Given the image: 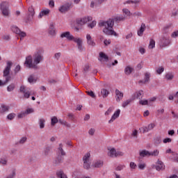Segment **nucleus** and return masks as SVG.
<instances>
[{"mask_svg":"<svg viewBox=\"0 0 178 178\" xmlns=\"http://www.w3.org/2000/svg\"><path fill=\"white\" fill-rule=\"evenodd\" d=\"M124 16L118 15L114 18H110L107 21H102L99 22V27H102V31L106 35H114L118 37V33L113 30V26L115 23H120V22L124 21Z\"/></svg>","mask_w":178,"mask_h":178,"instance_id":"nucleus-1","label":"nucleus"},{"mask_svg":"<svg viewBox=\"0 0 178 178\" xmlns=\"http://www.w3.org/2000/svg\"><path fill=\"white\" fill-rule=\"evenodd\" d=\"M42 60H44V56L41 54V52L36 51L33 56L29 55L26 57L24 65L27 69L37 70L38 69V65H40Z\"/></svg>","mask_w":178,"mask_h":178,"instance_id":"nucleus-2","label":"nucleus"},{"mask_svg":"<svg viewBox=\"0 0 178 178\" xmlns=\"http://www.w3.org/2000/svg\"><path fill=\"white\" fill-rule=\"evenodd\" d=\"M12 67V62L8 61L7 62V65L6 68L3 70V77L5 78V81H3L2 80H0V87H2L3 86H6L10 81V79H12V76H10V68Z\"/></svg>","mask_w":178,"mask_h":178,"instance_id":"nucleus-3","label":"nucleus"},{"mask_svg":"<svg viewBox=\"0 0 178 178\" xmlns=\"http://www.w3.org/2000/svg\"><path fill=\"white\" fill-rule=\"evenodd\" d=\"M19 92H21V94H23V97L26 99H29V98H30V95H32L31 89H30V88L24 86V85L20 86Z\"/></svg>","mask_w":178,"mask_h":178,"instance_id":"nucleus-4","label":"nucleus"},{"mask_svg":"<svg viewBox=\"0 0 178 178\" xmlns=\"http://www.w3.org/2000/svg\"><path fill=\"white\" fill-rule=\"evenodd\" d=\"M0 9L3 16H9V9L8 8V2L3 1L0 3Z\"/></svg>","mask_w":178,"mask_h":178,"instance_id":"nucleus-5","label":"nucleus"},{"mask_svg":"<svg viewBox=\"0 0 178 178\" xmlns=\"http://www.w3.org/2000/svg\"><path fill=\"white\" fill-rule=\"evenodd\" d=\"M28 15L26 17L27 22H33V19H34V15H35V12L34 11V8H33V6H31L28 8Z\"/></svg>","mask_w":178,"mask_h":178,"instance_id":"nucleus-6","label":"nucleus"},{"mask_svg":"<svg viewBox=\"0 0 178 178\" xmlns=\"http://www.w3.org/2000/svg\"><path fill=\"white\" fill-rule=\"evenodd\" d=\"M11 30L13 33H15V34H18V35H19V37H22V38H24V37H26V33L20 31L19 27H17V26L13 25L11 26Z\"/></svg>","mask_w":178,"mask_h":178,"instance_id":"nucleus-7","label":"nucleus"},{"mask_svg":"<svg viewBox=\"0 0 178 178\" xmlns=\"http://www.w3.org/2000/svg\"><path fill=\"white\" fill-rule=\"evenodd\" d=\"M72 6V3H66L62 6H60L58 8L59 12L60 13H66L68 10H70V7Z\"/></svg>","mask_w":178,"mask_h":178,"instance_id":"nucleus-8","label":"nucleus"},{"mask_svg":"<svg viewBox=\"0 0 178 178\" xmlns=\"http://www.w3.org/2000/svg\"><path fill=\"white\" fill-rule=\"evenodd\" d=\"M92 20V17L88 16L82 17L78 20H76V22L78 24H80L81 26H83L86 24V23H88V22H91Z\"/></svg>","mask_w":178,"mask_h":178,"instance_id":"nucleus-9","label":"nucleus"},{"mask_svg":"<svg viewBox=\"0 0 178 178\" xmlns=\"http://www.w3.org/2000/svg\"><path fill=\"white\" fill-rule=\"evenodd\" d=\"M60 38H67L68 41H74L76 40V38L73 36L69 31L63 32L60 34Z\"/></svg>","mask_w":178,"mask_h":178,"instance_id":"nucleus-10","label":"nucleus"},{"mask_svg":"<svg viewBox=\"0 0 178 178\" xmlns=\"http://www.w3.org/2000/svg\"><path fill=\"white\" fill-rule=\"evenodd\" d=\"M160 44L161 47H168V45L170 44V40L169 39V36H162Z\"/></svg>","mask_w":178,"mask_h":178,"instance_id":"nucleus-11","label":"nucleus"},{"mask_svg":"<svg viewBox=\"0 0 178 178\" xmlns=\"http://www.w3.org/2000/svg\"><path fill=\"white\" fill-rule=\"evenodd\" d=\"M156 170H165V164L161 160H158L154 165Z\"/></svg>","mask_w":178,"mask_h":178,"instance_id":"nucleus-12","label":"nucleus"},{"mask_svg":"<svg viewBox=\"0 0 178 178\" xmlns=\"http://www.w3.org/2000/svg\"><path fill=\"white\" fill-rule=\"evenodd\" d=\"M155 127V124L152 123L148 124L147 127H143L140 128V130L143 131V133H148V131H151Z\"/></svg>","mask_w":178,"mask_h":178,"instance_id":"nucleus-13","label":"nucleus"},{"mask_svg":"<svg viewBox=\"0 0 178 178\" xmlns=\"http://www.w3.org/2000/svg\"><path fill=\"white\" fill-rule=\"evenodd\" d=\"M74 42H76L79 50L81 52L83 51V49H84V48H83V40H81V38H76L74 40Z\"/></svg>","mask_w":178,"mask_h":178,"instance_id":"nucleus-14","label":"nucleus"},{"mask_svg":"<svg viewBox=\"0 0 178 178\" xmlns=\"http://www.w3.org/2000/svg\"><path fill=\"white\" fill-rule=\"evenodd\" d=\"M48 33L51 37H55V35H56V31L55 29V25H54V24H50L48 29Z\"/></svg>","mask_w":178,"mask_h":178,"instance_id":"nucleus-15","label":"nucleus"},{"mask_svg":"<svg viewBox=\"0 0 178 178\" xmlns=\"http://www.w3.org/2000/svg\"><path fill=\"white\" fill-rule=\"evenodd\" d=\"M120 115V109H118L112 115L111 118L110 120H108V123H113V122H115V120H116V119H118V118H119V116Z\"/></svg>","mask_w":178,"mask_h":178,"instance_id":"nucleus-16","label":"nucleus"},{"mask_svg":"<svg viewBox=\"0 0 178 178\" xmlns=\"http://www.w3.org/2000/svg\"><path fill=\"white\" fill-rule=\"evenodd\" d=\"M115 99L117 102H120L123 99V92H120L118 89L115 90Z\"/></svg>","mask_w":178,"mask_h":178,"instance_id":"nucleus-17","label":"nucleus"},{"mask_svg":"<svg viewBox=\"0 0 178 178\" xmlns=\"http://www.w3.org/2000/svg\"><path fill=\"white\" fill-rule=\"evenodd\" d=\"M138 3H140V1L139 0H127L125 2H124V5H134V8H137V5H138Z\"/></svg>","mask_w":178,"mask_h":178,"instance_id":"nucleus-18","label":"nucleus"},{"mask_svg":"<svg viewBox=\"0 0 178 178\" xmlns=\"http://www.w3.org/2000/svg\"><path fill=\"white\" fill-rule=\"evenodd\" d=\"M151 77V74L149 72H146L145 74L144 81H139V83H143V84H147V83H149V79Z\"/></svg>","mask_w":178,"mask_h":178,"instance_id":"nucleus-19","label":"nucleus"},{"mask_svg":"<svg viewBox=\"0 0 178 178\" xmlns=\"http://www.w3.org/2000/svg\"><path fill=\"white\" fill-rule=\"evenodd\" d=\"M142 95H144V92H143V90H139L135 92L132 96L133 101H134V99H140V97H142Z\"/></svg>","mask_w":178,"mask_h":178,"instance_id":"nucleus-20","label":"nucleus"},{"mask_svg":"<svg viewBox=\"0 0 178 178\" xmlns=\"http://www.w3.org/2000/svg\"><path fill=\"white\" fill-rule=\"evenodd\" d=\"M86 39L88 44H89L90 47H95V42L92 40V38H91L90 34L86 35Z\"/></svg>","mask_w":178,"mask_h":178,"instance_id":"nucleus-21","label":"nucleus"},{"mask_svg":"<svg viewBox=\"0 0 178 178\" xmlns=\"http://www.w3.org/2000/svg\"><path fill=\"white\" fill-rule=\"evenodd\" d=\"M58 149V155H60L61 156H65V155H66V152H65V150H63V144L60 143Z\"/></svg>","mask_w":178,"mask_h":178,"instance_id":"nucleus-22","label":"nucleus"},{"mask_svg":"<svg viewBox=\"0 0 178 178\" xmlns=\"http://www.w3.org/2000/svg\"><path fill=\"white\" fill-rule=\"evenodd\" d=\"M92 168H102L104 166V161L101 160L96 161L92 163Z\"/></svg>","mask_w":178,"mask_h":178,"instance_id":"nucleus-23","label":"nucleus"},{"mask_svg":"<svg viewBox=\"0 0 178 178\" xmlns=\"http://www.w3.org/2000/svg\"><path fill=\"white\" fill-rule=\"evenodd\" d=\"M144 31H145V24H141L140 29L138 31V35L139 37H143V34H144Z\"/></svg>","mask_w":178,"mask_h":178,"instance_id":"nucleus-24","label":"nucleus"},{"mask_svg":"<svg viewBox=\"0 0 178 178\" xmlns=\"http://www.w3.org/2000/svg\"><path fill=\"white\" fill-rule=\"evenodd\" d=\"M108 155L110 158H116V149L115 148L108 149Z\"/></svg>","mask_w":178,"mask_h":178,"instance_id":"nucleus-25","label":"nucleus"},{"mask_svg":"<svg viewBox=\"0 0 178 178\" xmlns=\"http://www.w3.org/2000/svg\"><path fill=\"white\" fill-rule=\"evenodd\" d=\"M51 149H52L49 146H47L46 147H44V149L43 150L44 156H49V154H51Z\"/></svg>","mask_w":178,"mask_h":178,"instance_id":"nucleus-26","label":"nucleus"},{"mask_svg":"<svg viewBox=\"0 0 178 178\" xmlns=\"http://www.w3.org/2000/svg\"><path fill=\"white\" fill-rule=\"evenodd\" d=\"M49 12H51L49 10V9H46V10H43L42 11H41L38 15V18L41 19L43 16H47L48 15H49Z\"/></svg>","mask_w":178,"mask_h":178,"instance_id":"nucleus-27","label":"nucleus"},{"mask_svg":"<svg viewBox=\"0 0 178 178\" xmlns=\"http://www.w3.org/2000/svg\"><path fill=\"white\" fill-rule=\"evenodd\" d=\"M134 69L129 65L127 66L124 69V73L127 74V76H129V74H131Z\"/></svg>","mask_w":178,"mask_h":178,"instance_id":"nucleus-28","label":"nucleus"},{"mask_svg":"<svg viewBox=\"0 0 178 178\" xmlns=\"http://www.w3.org/2000/svg\"><path fill=\"white\" fill-rule=\"evenodd\" d=\"M140 158H145V156H149V152L148 150H142L139 152Z\"/></svg>","mask_w":178,"mask_h":178,"instance_id":"nucleus-29","label":"nucleus"},{"mask_svg":"<svg viewBox=\"0 0 178 178\" xmlns=\"http://www.w3.org/2000/svg\"><path fill=\"white\" fill-rule=\"evenodd\" d=\"M63 162V157L61 155H58L54 161L55 165H59Z\"/></svg>","mask_w":178,"mask_h":178,"instance_id":"nucleus-30","label":"nucleus"},{"mask_svg":"<svg viewBox=\"0 0 178 178\" xmlns=\"http://www.w3.org/2000/svg\"><path fill=\"white\" fill-rule=\"evenodd\" d=\"M38 124L40 126V129H44V127H45V119L44 118L39 119Z\"/></svg>","mask_w":178,"mask_h":178,"instance_id":"nucleus-31","label":"nucleus"},{"mask_svg":"<svg viewBox=\"0 0 178 178\" xmlns=\"http://www.w3.org/2000/svg\"><path fill=\"white\" fill-rule=\"evenodd\" d=\"M9 111V106L2 105L0 108V113H5Z\"/></svg>","mask_w":178,"mask_h":178,"instance_id":"nucleus-32","label":"nucleus"},{"mask_svg":"<svg viewBox=\"0 0 178 178\" xmlns=\"http://www.w3.org/2000/svg\"><path fill=\"white\" fill-rule=\"evenodd\" d=\"M28 81L31 84L33 83H36L37 77H35V76H34V75H30L29 77L28 78Z\"/></svg>","mask_w":178,"mask_h":178,"instance_id":"nucleus-33","label":"nucleus"},{"mask_svg":"<svg viewBox=\"0 0 178 178\" xmlns=\"http://www.w3.org/2000/svg\"><path fill=\"white\" fill-rule=\"evenodd\" d=\"M101 95H102L103 98H106V97L109 95V91H108V90L106 89L103 88L101 90Z\"/></svg>","mask_w":178,"mask_h":178,"instance_id":"nucleus-34","label":"nucleus"},{"mask_svg":"<svg viewBox=\"0 0 178 178\" xmlns=\"http://www.w3.org/2000/svg\"><path fill=\"white\" fill-rule=\"evenodd\" d=\"M58 123H60V124H63V126H65V127H71L70 124H69L67 122H66L65 120H62V119L58 120Z\"/></svg>","mask_w":178,"mask_h":178,"instance_id":"nucleus-35","label":"nucleus"},{"mask_svg":"<svg viewBox=\"0 0 178 178\" xmlns=\"http://www.w3.org/2000/svg\"><path fill=\"white\" fill-rule=\"evenodd\" d=\"M174 77L175 75L173 74V72H168L165 76V79H166V80H173Z\"/></svg>","mask_w":178,"mask_h":178,"instance_id":"nucleus-36","label":"nucleus"},{"mask_svg":"<svg viewBox=\"0 0 178 178\" xmlns=\"http://www.w3.org/2000/svg\"><path fill=\"white\" fill-rule=\"evenodd\" d=\"M99 58L101 59H104L106 62H108L109 60V58L104 52L99 53Z\"/></svg>","mask_w":178,"mask_h":178,"instance_id":"nucleus-37","label":"nucleus"},{"mask_svg":"<svg viewBox=\"0 0 178 178\" xmlns=\"http://www.w3.org/2000/svg\"><path fill=\"white\" fill-rule=\"evenodd\" d=\"M16 88V85L15 83H11L7 87V91L8 92H12Z\"/></svg>","mask_w":178,"mask_h":178,"instance_id":"nucleus-38","label":"nucleus"},{"mask_svg":"<svg viewBox=\"0 0 178 178\" xmlns=\"http://www.w3.org/2000/svg\"><path fill=\"white\" fill-rule=\"evenodd\" d=\"M91 156V154L90 153H86L83 157V162H90V157Z\"/></svg>","mask_w":178,"mask_h":178,"instance_id":"nucleus-39","label":"nucleus"},{"mask_svg":"<svg viewBox=\"0 0 178 178\" xmlns=\"http://www.w3.org/2000/svg\"><path fill=\"white\" fill-rule=\"evenodd\" d=\"M133 101V99H128L127 100L124 101L122 104V108H126V106H127L128 105H129V104H131V102Z\"/></svg>","mask_w":178,"mask_h":178,"instance_id":"nucleus-40","label":"nucleus"},{"mask_svg":"<svg viewBox=\"0 0 178 178\" xmlns=\"http://www.w3.org/2000/svg\"><path fill=\"white\" fill-rule=\"evenodd\" d=\"M91 167V161H83V168L88 170Z\"/></svg>","mask_w":178,"mask_h":178,"instance_id":"nucleus-41","label":"nucleus"},{"mask_svg":"<svg viewBox=\"0 0 178 178\" xmlns=\"http://www.w3.org/2000/svg\"><path fill=\"white\" fill-rule=\"evenodd\" d=\"M57 176L59 178H67V175H66L63 171H59L57 172Z\"/></svg>","mask_w":178,"mask_h":178,"instance_id":"nucleus-42","label":"nucleus"},{"mask_svg":"<svg viewBox=\"0 0 178 178\" xmlns=\"http://www.w3.org/2000/svg\"><path fill=\"white\" fill-rule=\"evenodd\" d=\"M171 30H172V25L171 24L167 25V26H164V28H163V31L165 33H169V31H170Z\"/></svg>","mask_w":178,"mask_h":178,"instance_id":"nucleus-43","label":"nucleus"},{"mask_svg":"<svg viewBox=\"0 0 178 178\" xmlns=\"http://www.w3.org/2000/svg\"><path fill=\"white\" fill-rule=\"evenodd\" d=\"M51 126H55V124H56V123H58V122H59V120H58V118L56 117H52L51 119Z\"/></svg>","mask_w":178,"mask_h":178,"instance_id":"nucleus-44","label":"nucleus"},{"mask_svg":"<svg viewBox=\"0 0 178 178\" xmlns=\"http://www.w3.org/2000/svg\"><path fill=\"white\" fill-rule=\"evenodd\" d=\"M131 136L132 138H137V137H138V131H137V129H134L132 131Z\"/></svg>","mask_w":178,"mask_h":178,"instance_id":"nucleus-45","label":"nucleus"},{"mask_svg":"<svg viewBox=\"0 0 178 178\" xmlns=\"http://www.w3.org/2000/svg\"><path fill=\"white\" fill-rule=\"evenodd\" d=\"M149 49H153V48H155V40L153 39L150 40L149 41Z\"/></svg>","mask_w":178,"mask_h":178,"instance_id":"nucleus-46","label":"nucleus"},{"mask_svg":"<svg viewBox=\"0 0 178 178\" xmlns=\"http://www.w3.org/2000/svg\"><path fill=\"white\" fill-rule=\"evenodd\" d=\"M14 118H16V113H11L7 115L8 120H13Z\"/></svg>","mask_w":178,"mask_h":178,"instance_id":"nucleus-47","label":"nucleus"},{"mask_svg":"<svg viewBox=\"0 0 178 178\" xmlns=\"http://www.w3.org/2000/svg\"><path fill=\"white\" fill-rule=\"evenodd\" d=\"M158 155H159V151H158L157 149L149 152V156H158Z\"/></svg>","mask_w":178,"mask_h":178,"instance_id":"nucleus-48","label":"nucleus"},{"mask_svg":"<svg viewBox=\"0 0 178 178\" xmlns=\"http://www.w3.org/2000/svg\"><path fill=\"white\" fill-rule=\"evenodd\" d=\"M26 112L25 111H23V112H21V113H19L18 115H17V118L18 119H23V118H26Z\"/></svg>","mask_w":178,"mask_h":178,"instance_id":"nucleus-49","label":"nucleus"},{"mask_svg":"<svg viewBox=\"0 0 178 178\" xmlns=\"http://www.w3.org/2000/svg\"><path fill=\"white\" fill-rule=\"evenodd\" d=\"M138 169H140V170H144V169H145V167L147 166V164H145V163H140L138 165Z\"/></svg>","mask_w":178,"mask_h":178,"instance_id":"nucleus-50","label":"nucleus"},{"mask_svg":"<svg viewBox=\"0 0 178 178\" xmlns=\"http://www.w3.org/2000/svg\"><path fill=\"white\" fill-rule=\"evenodd\" d=\"M16 176V170H13L11 174H9L6 178H13Z\"/></svg>","mask_w":178,"mask_h":178,"instance_id":"nucleus-51","label":"nucleus"},{"mask_svg":"<svg viewBox=\"0 0 178 178\" xmlns=\"http://www.w3.org/2000/svg\"><path fill=\"white\" fill-rule=\"evenodd\" d=\"M113 107H110L108 108V109L107 110V111L105 112V115L108 116L109 115H111L112 113V112H113Z\"/></svg>","mask_w":178,"mask_h":178,"instance_id":"nucleus-52","label":"nucleus"},{"mask_svg":"<svg viewBox=\"0 0 178 178\" xmlns=\"http://www.w3.org/2000/svg\"><path fill=\"white\" fill-rule=\"evenodd\" d=\"M26 141H27V137L24 136L22 137L18 142L17 144H24V143H26Z\"/></svg>","mask_w":178,"mask_h":178,"instance_id":"nucleus-53","label":"nucleus"},{"mask_svg":"<svg viewBox=\"0 0 178 178\" xmlns=\"http://www.w3.org/2000/svg\"><path fill=\"white\" fill-rule=\"evenodd\" d=\"M97 26V21H92L90 24H88V27L90 29H94Z\"/></svg>","mask_w":178,"mask_h":178,"instance_id":"nucleus-54","label":"nucleus"},{"mask_svg":"<svg viewBox=\"0 0 178 178\" xmlns=\"http://www.w3.org/2000/svg\"><path fill=\"white\" fill-rule=\"evenodd\" d=\"M60 56H62L61 52L56 53L54 54V59H56V60H59Z\"/></svg>","mask_w":178,"mask_h":178,"instance_id":"nucleus-55","label":"nucleus"},{"mask_svg":"<svg viewBox=\"0 0 178 178\" xmlns=\"http://www.w3.org/2000/svg\"><path fill=\"white\" fill-rule=\"evenodd\" d=\"M165 70V68H163V67H160L156 70V73L157 74H161L162 73H163Z\"/></svg>","mask_w":178,"mask_h":178,"instance_id":"nucleus-56","label":"nucleus"},{"mask_svg":"<svg viewBox=\"0 0 178 178\" xmlns=\"http://www.w3.org/2000/svg\"><path fill=\"white\" fill-rule=\"evenodd\" d=\"M26 115H30V113H34V108H27L25 111Z\"/></svg>","mask_w":178,"mask_h":178,"instance_id":"nucleus-57","label":"nucleus"},{"mask_svg":"<svg viewBox=\"0 0 178 178\" xmlns=\"http://www.w3.org/2000/svg\"><path fill=\"white\" fill-rule=\"evenodd\" d=\"M162 143V139H161L160 137H157L154 139V143L158 145L159 144H161Z\"/></svg>","mask_w":178,"mask_h":178,"instance_id":"nucleus-58","label":"nucleus"},{"mask_svg":"<svg viewBox=\"0 0 178 178\" xmlns=\"http://www.w3.org/2000/svg\"><path fill=\"white\" fill-rule=\"evenodd\" d=\"M123 155H124V153L121 151L115 152V158H118L119 156H123Z\"/></svg>","mask_w":178,"mask_h":178,"instance_id":"nucleus-59","label":"nucleus"},{"mask_svg":"<svg viewBox=\"0 0 178 178\" xmlns=\"http://www.w3.org/2000/svg\"><path fill=\"white\" fill-rule=\"evenodd\" d=\"M131 15L132 16H134V17H140L142 16L141 13H140V12H138V11L135 12L134 13L131 14Z\"/></svg>","mask_w":178,"mask_h":178,"instance_id":"nucleus-60","label":"nucleus"},{"mask_svg":"<svg viewBox=\"0 0 178 178\" xmlns=\"http://www.w3.org/2000/svg\"><path fill=\"white\" fill-rule=\"evenodd\" d=\"M86 92H87L88 95H89V97H91L92 98H95V94L92 90L87 91Z\"/></svg>","mask_w":178,"mask_h":178,"instance_id":"nucleus-61","label":"nucleus"},{"mask_svg":"<svg viewBox=\"0 0 178 178\" xmlns=\"http://www.w3.org/2000/svg\"><path fill=\"white\" fill-rule=\"evenodd\" d=\"M129 167L131 168V169H136V168H137V164L134 162H131L129 163Z\"/></svg>","mask_w":178,"mask_h":178,"instance_id":"nucleus-62","label":"nucleus"},{"mask_svg":"<svg viewBox=\"0 0 178 178\" xmlns=\"http://www.w3.org/2000/svg\"><path fill=\"white\" fill-rule=\"evenodd\" d=\"M171 37H172V38H177V37H178V30L176 31H175V32H173V33H172V35H171Z\"/></svg>","mask_w":178,"mask_h":178,"instance_id":"nucleus-63","label":"nucleus"},{"mask_svg":"<svg viewBox=\"0 0 178 178\" xmlns=\"http://www.w3.org/2000/svg\"><path fill=\"white\" fill-rule=\"evenodd\" d=\"M139 104L140 105H148V100H140Z\"/></svg>","mask_w":178,"mask_h":178,"instance_id":"nucleus-64","label":"nucleus"}]
</instances>
